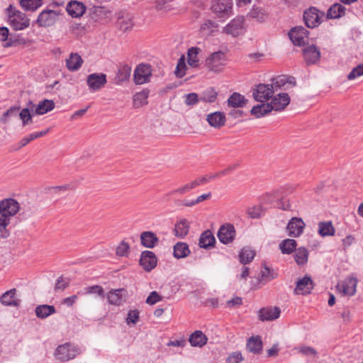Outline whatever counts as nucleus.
I'll return each mask as SVG.
<instances>
[{"label": "nucleus", "mask_w": 363, "mask_h": 363, "mask_svg": "<svg viewBox=\"0 0 363 363\" xmlns=\"http://www.w3.org/2000/svg\"><path fill=\"white\" fill-rule=\"evenodd\" d=\"M244 25V18L242 16L233 19L225 27L223 28V32L233 37L239 35Z\"/></svg>", "instance_id": "15"}, {"label": "nucleus", "mask_w": 363, "mask_h": 363, "mask_svg": "<svg viewBox=\"0 0 363 363\" xmlns=\"http://www.w3.org/2000/svg\"><path fill=\"white\" fill-rule=\"evenodd\" d=\"M189 228L190 223L186 219L184 218L180 220L175 224V236L184 238L189 233Z\"/></svg>", "instance_id": "32"}, {"label": "nucleus", "mask_w": 363, "mask_h": 363, "mask_svg": "<svg viewBox=\"0 0 363 363\" xmlns=\"http://www.w3.org/2000/svg\"><path fill=\"white\" fill-rule=\"evenodd\" d=\"M290 103V98L286 93H279L275 95L269 104L272 111H280L284 110Z\"/></svg>", "instance_id": "17"}, {"label": "nucleus", "mask_w": 363, "mask_h": 363, "mask_svg": "<svg viewBox=\"0 0 363 363\" xmlns=\"http://www.w3.org/2000/svg\"><path fill=\"white\" fill-rule=\"evenodd\" d=\"M304 60L308 65L318 62L320 58V52L315 45H308L303 49Z\"/></svg>", "instance_id": "12"}, {"label": "nucleus", "mask_w": 363, "mask_h": 363, "mask_svg": "<svg viewBox=\"0 0 363 363\" xmlns=\"http://www.w3.org/2000/svg\"><path fill=\"white\" fill-rule=\"evenodd\" d=\"M201 51L199 48L191 47L187 51V62L191 67H197L199 66V54Z\"/></svg>", "instance_id": "37"}, {"label": "nucleus", "mask_w": 363, "mask_h": 363, "mask_svg": "<svg viewBox=\"0 0 363 363\" xmlns=\"http://www.w3.org/2000/svg\"><path fill=\"white\" fill-rule=\"evenodd\" d=\"M129 248L128 242L122 241L116 248V254L119 256L127 255Z\"/></svg>", "instance_id": "63"}, {"label": "nucleus", "mask_w": 363, "mask_h": 363, "mask_svg": "<svg viewBox=\"0 0 363 363\" xmlns=\"http://www.w3.org/2000/svg\"><path fill=\"white\" fill-rule=\"evenodd\" d=\"M151 76L152 69L150 65L146 64H140L134 71V82L136 84H143L150 81Z\"/></svg>", "instance_id": "7"}, {"label": "nucleus", "mask_w": 363, "mask_h": 363, "mask_svg": "<svg viewBox=\"0 0 363 363\" xmlns=\"http://www.w3.org/2000/svg\"><path fill=\"white\" fill-rule=\"evenodd\" d=\"M247 349L255 354H259L262 350V342L259 336L251 337L247 342Z\"/></svg>", "instance_id": "35"}, {"label": "nucleus", "mask_w": 363, "mask_h": 363, "mask_svg": "<svg viewBox=\"0 0 363 363\" xmlns=\"http://www.w3.org/2000/svg\"><path fill=\"white\" fill-rule=\"evenodd\" d=\"M66 10L72 17L78 18L84 13L86 6L79 1H72L67 4Z\"/></svg>", "instance_id": "23"}, {"label": "nucleus", "mask_w": 363, "mask_h": 363, "mask_svg": "<svg viewBox=\"0 0 363 363\" xmlns=\"http://www.w3.org/2000/svg\"><path fill=\"white\" fill-rule=\"evenodd\" d=\"M272 111L269 103H262L255 106L250 111L252 115L256 118L262 117Z\"/></svg>", "instance_id": "38"}, {"label": "nucleus", "mask_w": 363, "mask_h": 363, "mask_svg": "<svg viewBox=\"0 0 363 363\" xmlns=\"http://www.w3.org/2000/svg\"><path fill=\"white\" fill-rule=\"evenodd\" d=\"M158 242L159 238L152 231H145L140 234L141 245L147 248H153Z\"/></svg>", "instance_id": "25"}, {"label": "nucleus", "mask_w": 363, "mask_h": 363, "mask_svg": "<svg viewBox=\"0 0 363 363\" xmlns=\"http://www.w3.org/2000/svg\"><path fill=\"white\" fill-rule=\"evenodd\" d=\"M217 92L212 88L205 90L200 96V101L206 103H213L217 99Z\"/></svg>", "instance_id": "51"}, {"label": "nucleus", "mask_w": 363, "mask_h": 363, "mask_svg": "<svg viewBox=\"0 0 363 363\" xmlns=\"http://www.w3.org/2000/svg\"><path fill=\"white\" fill-rule=\"evenodd\" d=\"M69 284V279L67 278H63L62 277H59L57 279L55 289V290H64L68 286Z\"/></svg>", "instance_id": "62"}, {"label": "nucleus", "mask_w": 363, "mask_h": 363, "mask_svg": "<svg viewBox=\"0 0 363 363\" xmlns=\"http://www.w3.org/2000/svg\"><path fill=\"white\" fill-rule=\"evenodd\" d=\"M269 13L264 8L253 7L248 13V16L258 22H264L268 18Z\"/></svg>", "instance_id": "36"}, {"label": "nucleus", "mask_w": 363, "mask_h": 363, "mask_svg": "<svg viewBox=\"0 0 363 363\" xmlns=\"http://www.w3.org/2000/svg\"><path fill=\"white\" fill-rule=\"evenodd\" d=\"M189 245L185 242H177L174 246V256L177 259L186 257L190 254Z\"/></svg>", "instance_id": "41"}, {"label": "nucleus", "mask_w": 363, "mask_h": 363, "mask_svg": "<svg viewBox=\"0 0 363 363\" xmlns=\"http://www.w3.org/2000/svg\"><path fill=\"white\" fill-rule=\"evenodd\" d=\"M162 300V297L155 291H152L146 298V303L154 305Z\"/></svg>", "instance_id": "61"}, {"label": "nucleus", "mask_w": 363, "mask_h": 363, "mask_svg": "<svg viewBox=\"0 0 363 363\" xmlns=\"http://www.w3.org/2000/svg\"><path fill=\"white\" fill-rule=\"evenodd\" d=\"M49 131V129H46L45 130H42L40 132L33 133L29 134L28 135L23 138L19 142V148L26 146L28 143L31 142L32 140L37 139L38 138L43 137Z\"/></svg>", "instance_id": "49"}, {"label": "nucleus", "mask_w": 363, "mask_h": 363, "mask_svg": "<svg viewBox=\"0 0 363 363\" xmlns=\"http://www.w3.org/2000/svg\"><path fill=\"white\" fill-rule=\"evenodd\" d=\"M271 84H259L252 89V95L255 101L264 103L272 97L275 90Z\"/></svg>", "instance_id": "4"}, {"label": "nucleus", "mask_w": 363, "mask_h": 363, "mask_svg": "<svg viewBox=\"0 0 363 363\" xmlns=\"http://www.w3.org/2000/svg\"><path fill=\"white\" fill-rule=\"evenodd\" d=\"M86 294H96L101 298H104V290L102 286L99 285H94L86 287L85 289Z\"/></svg>", "instance_id": "59"}, {"label": "nucleus", "mask_w": 363, "mask_h": 363, "mask_svg": "<svg viewBox=\"0 0 363 363\" xmlns=\"http://www.w3.org/2000/svg\"><path fill=\"white\" fill-rule=\"evenodd\" d=\"M226 62L225 53L219 50L209 55L205 61V67L211 72L219 73L224 69Z\"/></svg>", "instance_id": "2"}, {"label": "nucleus", "mask_w": 363, "mask_h": 363, "mask_svg": "<svg viewBox=\"0 0 363 363\" xmlns=\"http://www.w3.org/2000/svg\"><path fill=\"white\" fill-rule=\"evenodd\" d=\"M325 13L315 7H310L303 13V19L308 28H315L319 26L324 18Z\"/></svg>", "instance_id": "5"}, {"label": "nucleus", "mask_w": 363, "mask_h": 363, "mask_svg": "<svg viewBox=\"0 0 363 363\" xmlns=\"http://www.w3.org/2000/svg\"><path fill=\"white\" fill-rule=\"evenodd\" d=\"M43 4V0H21L20 5L25 11H35Z\"/></svg>", "instance_id": "47"}, {"label": "nucleus", "mask_w": 363, "mask_h": 363, "mask_svg": "<svg viewBox=\"0 0 363 363\" xmlns=\"http://www.w3.org/2000/svg\"><path fill=\"white\" fill-rule=\"evenodd\" d=\"M216 239L211 230H206L201 233L199 238V247L204 249H208L214 246Z\"/></svg>", "instance_id": "29"}, {"label": "nucleus", "mask_w": 363, "mask_h": 363, "mask_svg": "<svg viewBox=\"0 0 363 363\" xmlns=\"http://www.w3.org/2000/svg\"><path fill=\"white\" fill-rule=\"evenodd\" d=\"M20 210V203L14 199H4L0 201V211L11 220Z\"/></svg>", "instance_id": "8"}, {"label": "nucleus", "mask_w": 363, "mask_h": 363, "mask_svg": "<svg viewBox=\"0 0 363 363\" xmlns=\"http://www.w3.org/2000/svg\"><path fill=\"white\" fill-rule=\"evenodd\" d=\"M294 259L299 266L305 265L308 259V251L306 247H301L296 250Z\"/></svg>", "instance_id": "43"}, {"label": "nucleus", "mask_w": 363, "mask_h": 363, "mask_svg": "<svg viewBox=\"0 0 363 363\" xmlns=\"http://www.w3.org/2000/svg\"><path fill=\"white\" fill-rule=\"evenodd\" d=\"M242 359L241 352H235L228 357L226 363H240Z\"/></svg>", "instance_id": "64"}, {"label": "nucleus", "mask_w": 363, "mask_h": 363, "mask_svg": "<svg viewBox=\"0 0 363 363\" xmlns=\"http://www.w3.org/2000/svg\"><path fill=\"white\" fill-rule=\"evenodd\" d=\"M206 121L209 125L215 128H220L226 122L225 114L221 111H216L206 116Z\"/></svg>", "instance_id": "22"}, {"label": "nucleus", "mask_w": 363, "mask_h": 363, "mask_svg": "<svg viewBox=\"0 0 363 363\" xmlns=\"http://www.w3.org/2000/svg\"><path fill=\"white\" fill-rule=\"evenodd\" d=\"M186 67V66L185 64L184 56H182L178 61V63H177V67H176V69L174 72L176 76L179 78L184 77L186 74V72H185Z\"/></svg>", "instance_id": "54"}, {"label": "nucleus", "mask_w": 363, "mask_h": 363, "mask_svg": "<svg viewBox=\"0 0 363 363\" xmlns=\"http://www.w3.org/2000/svg\"><path fill=\"white\" fill-rule=\"evenodd\" d=\"M363 75V63L354 67L352 71L348 74L347 79L353 80Z\"/></svg>", "instance_id": "57"}, {"label": "nucleus", "mask_w": 363, "mask_h": 363, "mask_svg": "<svg viewBox=\"0 0 363 363\" xmlns=\"http://www.w3.org/2000/svg\"><path fill=\"white\" fill-rule=\"evenodd\" d=\"M106 75L102 73H94L88 75L86 82L91 91L99 90L106 83Z\"/></svg>", "instance_id": "13"}, {"label": "nucleus", "mask_w": 363, "mask_h": 363, "mask_svg": "<svg viewBox=\"0 0 363 363\" xmlns=\"http://www.w3.org/2000/svg\"><path fill=\"white\" fill-rule=\"evenodd\" d=\"M247 102L245 97L238 92H234L228 99V104L233 108H242Z\"/></svg>", "instance_id": "31"}, {"label": "nucleus", "mask_w": 363, "mask_h": 363, "mask_svg": "<svg viewBox=\"0 0 363 363\" xmlns=\"http://www.w3.org/2000/svg\"><path fill=\"white\" fill-rule=\"evenodd\" d=\"M148 95L149 91L147 90H143L142 91L136 93L133 98V106L135 108H140L147 104Z\"/></svg>", "instance_id": "45"}, {"label": "nucleus", "mask_w": 363, "mask_h": 363, "mask_svg": "<svg viewBox=\"0 0 363 363\" xmlns=\"http://www.w3.org/2000/svg\"><path fill=\"white\" fill-rule=\"evenodd\" d=\"M232 6V0H214L211 6L212 11L219 16L228 13Z\"/></svg>", "instance_id": "21"}, {"label": "nucleus", "mask_w": 363, "mask_h": 363, "mask_svg": "<svg viewBox=\"0 0 363 363\" xmlns=\"http://www.w3.org/2000/svg\"><path fill=\"white\" fill-rule=\"evenodd\" d=\"M6 11L9 25L13 30H21L30 26V19L27 16L16 9L12 5H10Z\"/></svg>", "instance_id": "1"}, {"label": "nucleus", "mask_w": 363, "mask_h": 363, "mask_svg": "<svg viewBox=\"0 0 363 363\" xmlns=\"http://www.w3.org/2000/svg\"><path fill=\"white\" fill-rule=\"evenodd\" d=\"M283 189L284 188H280L270 193L266 194L264 199V201L269 203H272L275 201H279V199L281 197Z\"/></svg>", "instance_id": "53"}, {"label": "nucleus", "mask_w": 363, "mask_h": 363, "mask_svg": "<svg viewBox=\"0 0 363 363\" xmlns=\"http://www.w3.org/2000/svg\"><path fill=\"white\" fill-rule=\"evenodd\" d=\"M0 303L6 306L18 308L21 306V300L17 296V290L11 289L1 295Z\"/></svg>", "instance_id": "10"}, {"label": "nucleus", "mask_w": 363, "mask_h": 363, "mask_svg": "<svg viewBox=\"0 0 363 363\" xmlns=\"http://www.w3.org/2000/svg\"><path fill=\"white\" fill-rule=\"evenodd\" d=\"M21 110L20 106H11L6 112L4 113L0 118V121L3 123H7L9 118L11 117H16L18 116Z\"/></svg>", "instance_id": "52"}, {"label": "nucleus", "mask_w": 363, "mask_h": 363, "mask_svg": "<svg viewBox=\"0 0 363 363\" xmlns=\"http://www.w3.org/2000/svg\"><path fill=\"white\" fill-rule=\"evenodd\" d=\"M217 236L223 244L231 243L235 237V229L232 224L225 223L220 227Z\"/></svg>", "instance_id": "9"}, {"label": "nucleus", "mask_w": 363, "mask_h": 363, "mask_svg": "<svg viewBox=\"0 0 363 363\" xmlns=\"http://www.w3.org/2000/svg\"><path fill=\"white\" fill-rule=\"evenodd\" d=\"M79 353L80 350L77 347L70 343H65L57 347L55 356L62 362H67L75 358Z\"/></svg>", "instance_id": "3"}, {"label": "nucleus", "mask_w": 363, "mask_h": 363, "mask_svg": "<svg viewBox=\"0 0 363 363\" xmlns=\"http://www.w3.org/2000/svg\"><path fill=\"white\" fill-rule=\"evenodd\" d=\"M27 40L20 35H10L9 40L3 44V47L9 48L17 45H25Z\"/></svg>", "instance_id": "50"}, {"label": "nucleus", "mask_w": 363, "mask_h": 363, "mask_svg": "<svg viewBox=\"0 0 363 363\" xmlns=\"http://www.w3.org/2000/svg\"><path fill=\"white\" fill-rule=\"evenodd\" d=\"M118 23L120 29L123 31H126L131 29L133 26L132 19L130 17H124L120 18Z\"/></svg>", "instance_id": "56"}, {"label": "nucleus", "mask_w": 363, "mask_h": 363, "mask_svg": "<svg viewBox=\"0 0 363 363\" xmlns=\"http://www.w3.org/2000/svg\"><path fill=\"white\" fill-rule=\"evenodd\" d=\"M346 8L340 4L335 3L328 10L327 18L331 19L340 18L345 14Z\"/></svg>", "instance_id": "34"}, {"label": "nucleus", "mask_w": 363, "mask_h": 363, "mask_svg": "<svg viewBox=\"0 0 363 363\" xmlns=\"http://www.w3.org/2000/svg\"><path fill=\"white\" fill-rule=\"evenodd\" d=\"M195 189L192 182H190L186 184H184V186L171 191L169 193V195H173V194H178V195H183V194H185L186 193H188L189 191H190L191 190Z\"/></svg>", "instance_id": "55"}, {"label": "nucleus", "mask_w": 363, "mask_h": 363, "mask_svg": "<svg viewBox=\"0 0 363 363\" xmlns=\"http://www.w3.org/2000/svg\"><path fill=\"white\" fill-rule=\"evenodd\" d=\"M305 226L306 224L302 218L294 217L289 220L286 226L288 235L291 237H298L303 233Z\"/></svg>", "instance_id": "11"}, {"label": "nucleus", "mask_w": 363, "mask_h": 363, "mask_svg": "<svg viewBox=\"0 0 363 363\" xmlns=\"http://www.w3.org/2000/svg\"><path fill=\"white\" fill-rule=\"evenodd\" d=\"M83 62V59L78 53L72 52L66 60V67L71 72H75L81 68Z\"/></svg>", "instance_id": "24"}, {"label": "nucleus", "mask_w": 363, "mask_h": 363, "mask_svg": "<svg viewBox=\"0 0 363 363\" xmlns=\"http://www.w3.org/2000/svg\"><path fill=\"white\" fill-rule=\"evenodd\" d=\"M33 108L34 104L33 102L30 101L28 104V106L26 108L20 110L18 116L21 120L23 126H26L32 123L33 116L35 114L34 113H32V111H34Z\"/></svg>", "instance_id": "26"}, {"label": "nucleus", "mask_w": 363, "mask_h": 363, "mask_svg": "<svg viewBox=\"0 0 363 363\" xmlns=\"http://www.w3.org/2000/svg\"><path fill=\"white\" fill-rule=\"evenodd\" d=\"M189 341L192 347H202L208 341L206 335L201 330H196L189 336Z\"/></svg>", "instance_id": "28"}, {"label": "nucleus", "mask_w": 363, "mask_h": 363, "mask_svg": "<svg viewBox=\"0 0 363 363\" xmlns=\"http://www.w3.org/2000/svg\"><path fill=\"white\" fill-rule=\"evenodd\" d=\"M11 219L0 211V238H6L10 233L8 226L10 225Z\"/></svg>", "instance_id": "42"}, {"label": "nucleus", "mask_w": 363, "mask_h": 363, "mask_svg": "<svg viewBox=\"0 0 363 363\" xmlns=\"http://www.w3.org/2000/svg\"><path fill=\"white\" fill-rule=\"evenodd\" d=\"M255 256V252L249 247H243L240 254L239 259L240 262L243 264H247L252 261Z\"/></svg>", "instance_id": "46"}, {"label": "nucleus", "mask_w": 363, "mask_h": 363, "mask_svg": "<svg viewBox=\"0 0 363 363\" xmlns=\"http://www.w3.org/2000/svg\"><path fill=\"white\" fill-rule=\"evenodd\" d=\"M55 306L47 304L39 305L35 309V315L38 318L45 319L49 315L55 313Z\"/></svg>", "instance_id": "33"}, {"label": "nucleus", "mask_w": 363, "mask_h": 363, "mask_svg": "<svg viewBox=\"0 0 363 363\" xmlns=\"http://www.w3.org/2000/svg\"><path fill=\"white\" fill-rule=\"evenodd\" d=\"M308 31L303 26H297L291 29L289 36L295 45L301 46L305 44Z\"/></svg>", "instance_id": "14"}, {"label": "nucleus", "mask_w": 363, "mask_h": 363, "mask_svg": "<svg viewBox=\"0 0 363 363\" xmlns=\"http://www.w3.org/2000/svg\"><path fill=\"white\" fill-rule=\"evenodd\" d=\"M281 310L277 306L263 308L259 311V318L262 321H271L280 316Z\"/></svg>", "instance_id": "19"}, {"label": "nucleus", "mask_w": 363, "mask_h": 363, "mask_svg": "<svg viewBox=\"0 0 363 363\" xmlns=\"http://www.w3.org/2000/svg\"><path fill=\"white\" fill-rule=\"evenodd\" d=\"M131 67L128 65H123L121 66L116 73L115 78L116 84H121L128 80L130 76Z\"/></svg>", "instance_id": "40"}, {"label": "nucleus", "mask_w": 363, "mask_h": 363, "mask_svg": "<svg viewBox=\"0 0 363 363\" xmlns=\"http://www.w3.org/2000/svg\"><path fill=\"white\" fill-rule=\"evenodd\" d=\"M286 84H289L292 86H295L296 79L293 77H287V76H279L272 79L271 86H274L273 89L275 90V92L279 89L283 88Z\"/></svg>", "instance_id": "27"}, {"label": "nucleus", "mask_w": 363, "mask_h": 363, "mask_svg": "<svg viewBox=\"0 0 363 363\" xmlns=\"http://www.w3.org/2000/svg\"><path fill=\"white\" fill-rule=\"evenodd\" d=\"M318 233L322 237L335 234V228L331 222H320L318 224Z\"/></svg>", "instance_id": "48"}, {"label": "nucleus", "mask_w": 363, "mask_h": 363, "mask_svg": "<svg viewBox=\"0 0 363 363\" xmlns=\"http://www.w3.org/2000/svg\"><path fill=\"white\" fill-rule=\"evenodd\" d=\"M275 277L274 271L265 266L261 272L260 280L271 281Z\"/></svg>", "instance_id": "58"}, {"label": "nucleus", "mask_w": 363, "mask_h": 363, "mask_svg": "<svg viewBox=\"0 0 363 363\" xmlns=\"http://www.w3.org/2000/svg\"><path fill=\"white\" fill-rule=\"evenodd\" d=\"M60 11L52 9L43 11L38 16L36 23L39 26L49 27L55 24Z\"/></svg>", "instance_id": "6"}, {"label": "nucleus", "mask_w": 363, "mask_h": 363, "mask_svg": "<svg viewBox=\"0 0 363 363\" xmlns=\"http://www.w3.org/2000/svg\"><path fill=\"white\" fill-rule=\"evenodd\" d=\"M157 262V259L153 252L144 251L142 252L140 264L145 271L150 272L153 269L156 267Z\"/></svg>", "instance_id": "16"}, {"label": "nucleus", "mask_w": 363, "mask_h": 363, "mask_svg": "<svg viewBox=\"0 0 363 363\" xmlns=\"http://www.w3.org/2000/svg\"><path fill=\"white\" fill-rule=\"evenodd\" d=\"M313 289V281L310 277L306 275L297 281L294 292L296 294L306 295L310 294Z\"/></svg>", "instance_id": "20"}, {"label": "nucleus", "mask_w": 363, "mask_h": 363, "mask_svg": "<svg viewBox=\"0 0 363 363\" xmlns=\"http://www.w3.org/2000/svg\"><path fill=\"white\" fill-rule=\"evenodd\" d=\"M296 241L294 239H285L279 244V250L283 254L289 255L292 253L296 247Z\"/></svg>", "instance_id": "44"}, {"label": "nucleus", "mask_w": 363, "mask_h": 363, "mask_svg": "<svg viewBox=\"0 0 363 363\" xmlns=\"http://www.w3.org/2000/svg\"><path fill=\"white\" fill-rule=\"evenodd\" d=\"M199 101H201L200 97L199 98L198 94L196 93H190L185 95V104L187 106H194Z\"/></svg>", "instance_id": "60"}, {"label": "nucleus", "mask_w": 363, "mask_h": 363, "mask_svg": "<svg viewBox=\"0 0 363 363\" xmlns=\"http://www.w3.org/2000/svg\"><path fill=\"white\" fill-rule=\"evenodd\" d=\"M124 291L123 289L110 291L107 294L108 303L111 305L120 306L123 301L122 292Z\"/></svg>", "instance_id": "39"}, {"label": "nucleus", "mask_w": 363, "mask_h": 363, "mask_svg": "<svg viewBox=\"0 0 363 363\" xmlns=\"http://www.w3.org/2000/svg\"><path fill=\"white\" fill-rule=\"evenodd\" d=\"M55 108V103L52 100L44 99L40 101L36 106L34 105V113L36 115L45 114Z\"/></svg>", "instance_id": "30"}, {"label": "nucleus", "mask_w": 363, "mask_h": 363, "mask_svg": "<svg viewBox=\"0 0 363 363\" xmlns=\"http://www.w3.org/2000/svg\"><path fill=\"white\" fill-rule=\"evenodd\" d=\"M357 280L356 278L350 277L342 283L337 284V289L346 296H353L356 292Z\"/></svg>", "instance_id": "18"}]
</instances>
